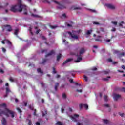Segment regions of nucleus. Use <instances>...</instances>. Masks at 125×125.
<instances>
[{
	"instance_id": "32",
	"label": "nucleus",
	"mask_w": 125,
	"mask_h": 125,
	"mask_svg": "<svg viewBox=\"0 0 125 125\" xmlns=\"http://www.w3.org/2000/svg\"><path fill=\"white\" fill-rule=\"evenodd\" d=\"M123 24H124V21H121L119 23V25L120 27H123Z\"/></svg>"
},
{
	"instance_id": "42",
	"label": "nucleus",
	"mask_w": 125,
	"mask_h": 125,
	"mask_svg": "<svg viewBox=\"0 0 125 125\" xmlns=\"http://www.w3.org/2000/svg\"><path fill=\"white\" fill-rule=\"evenodd\" d=\"M93 24H94V25H100V23L97 22H94Z\"/></svg>"
},
{
	"instance_id": "44",
	"label": "nucleus",
	"mask_w": 125,
	"mask_h": 125,
	"mask_svg": "<svg viewBox=\"0 0 125 125\" xmlns=\"http://www.w3.org/2000/svg\"><path fill=\"white\" fill-rule=\"evenodd\" d=\"M29 109H30L31 110H34V107L31 106V105H29Z\"/></svg>"
},
{
	"instance_id": "30",
	"label": "nucleus",
	"mask_w": 125,
	"mask_h": 125,
	"mask_svg": "<svg viewBox=\"0 0 125 125\" xmlns=\"http://www.w3.org/2000/svg\"><path fill=\"white\" fill-rule=\"evenodd\" d=\"M58 85H59V83H56L55 86V89L56 90L57 89V87H58Z\"/></svg>"
},
{
	"instance_id": "7",
	"label": "nucleus",
	"mask_w": 125,
	"mask_h": 125,
	"mask_svg": "<svg viewBox=\"0 0 125 125\" xmlns=\"http://www.w3.org/2000/svg\"><path fill=\"white\" fill-rule=\"evenodd\" d=\"M69 117H70L71 120H72L73 122H77V119L79 118V115L74 114L73 116H69Z\"/></svg>"
},
{
	"instance_id": "8",
	"label": "nucleus",
	"mask_w": 125,
	"mask_h": 125,
	"mask_svg": "<svg viewBox=\"0 0 125 125\" xmlns=\"http://www.w3.org/2000/svg\"><path fill=\"white\" fill-rule=\"evenodd\" d=\"M105 6L110 9H115L116 8L115 5L112 4H106Z\"/></svg>"
},
{
	"instance_id": "64",
	"label": "nucleus",
	"mask_w": 125,
	"mask_h": 125,
	"mask_svg": "<svg viewBox=\"0 0 125 125\" xmlns=\"http://www.w3.org/2000/svg\"><path fill=\"white\" fill-rule=\"evenodd\" d=\"M93 47L94 48H97V46L96 45L93 46Z\"/></svg>"
},
{
	"instance_id": "60",
	"label": "nucleus",
	"mask_w": 125,
	"mask_h": 125,
	"mask_svg": "<svg viewBox=\"0 0 125 125\" xmlns=\"http://www.w3.org/2000/svg\"><path fill=\"white\" fill-rule=\"evenodd\" d=\"M36 33L37 34H39L40 33V30H37Z\"/></svg>"
},
{
	"instance_id": "24",
	"label": "nucleus",
	"mask_w": 125,
	"mask_h": 125,
	"mask_svg": "<svg viewBox=\"0 0 125 125\" xmlns=\"http://www.w3.org/2000/svg\"><path fill=\"white\" fill-rule=\"evenodd\" d=\"M37 72H38V73H40L41 74H42L43 73L42 72V70H41V68H38L37 69Z\"/></svg>"
},
{
	"instance_id": "26",
	"label": "nucleus",
	"mask_w": 125,
	"mask_h": 125,
	"mask_svg": "<svg viewBox=\"0 0 125 125\" xmlns=\"http://www.w3.org/2000/svg\"><path fill=\"white\" fill-rule=\"evenodd\" d=\"M62 98H63V99H66V98H67V95H66V94H62Z\"/></svg>"
},
{
	"instance_id": "28",
	"label": "nucleus",
	"mask_w": 125,
	"mask_h": 125,
	"mask_svg": "<svg viewBox=\"0 0 125 125\" xmlns=\"http://www.w3.org/2000/svg\"><path fill=\"white\" fill-rule=\"evenodd\" d=\"M104 74L105 75H107V74H109L110 73V70H106V71H104Z\"/></svg>"
},
{
	"instance_id": "54",
	"label": "nucleus",
	"mask_w": 125,
	"mask_h": 125,
	"mask_svg": "<svg viewBox=\"0 0 125 125\" xmlns=\"http://www.w3.org/2000/svg\"><path fill=\"white\" fill-rule=\"evenodd\" d=\"M24 106H25V107H27V102H24Z\"/></svg>"
},
{
	"instance_id": "1",
	"label": "nucleus",
	"mask_w": 125,
	"mask_h": 125,
	"mask_svg": "<svg viewBox=\"0 0 125 125\" xmlns=\"http://www.w3.org/2000/svg\"><path fill=\"white\" fill-rule=\"evenodd\" d=\"M27 6L22 4L21 0H18L17 4L12 6L10 10L12 11V12H22L23 9L24 14L27 15L28 12H27Z\"/></svg>"
},
{
	"instance_id": "33",
	"label": "nucleus",
	"mask_w": 125,
	"mask_h": 125,
	"mask_svg": "<svg viewBox=\"0 0 125 125\" xmlns=\"http://www.w3.org/2000/svg\"><path fill=\"white\" fill-rule=\"evenodd\" d=\"M9 80L10 82H14V79H13V78L12 77H10Z\"/></svg>"
},
{
	"instance_id": "23",
	"label": "nucleus",
	"mask_w": 125,
	"mask_h": 125,
	"mask_svg": "<svg viewBox=\"0 0 125 125\" xmlns=\"http://www.w3.org/2000/svg\"><path fill=\"white\" fill-rule=\"evenodd\" d=\"M56 125H63L64 123L61 122H59L58 121V122H57Z\"/></svg>"
},
{
	"instance_id": "39",
	"label": "nucleus",
	"mask_w": 125,
	"mask_h": 125,
	"mask_svg": "<svg viewBox=\"0 0 125 125\" xmlns=\"http://www.w3.org/2000/svg\"><path fill=\"white\" fill-rule=\"evenodd\" d=\"M2 51H3L4 52V53H5V52H6V49H5V48L2 47Z\"/></svg>"
},
{
	"instance_id": "12",
	"label": "nucleus",
	"mask_w": 125,
	"mask_h": 125,
	"mask_svg": "<svg viewBox=\"0 0 125 125\" xmlns=\"http://www.w3.org/2000/svg\"><path fill=\"white\" fill-rule=\"evenodd\" d=\"M73 59H68L66 60L62 64V66H64V65H66L67 63H69V62H71V61H72Z\"/></svg>"
},
{
	"instance_id": "35",
	"label": "nucleus",
	"mask_w": 125,
	"mask_h": 125,
	"mask_svg": "<svg viewBox=\"0 0 125 125\" xmlns=\"http://www.w3.org/2000/svg\"><path fill=\"white\" fill-rule=\"evenodd\" d=\"M70 74L72 76H75V72H74V71H70Z\"/></svg>"
},
{
	"instance_id": "37",
	"label": "nucleus",
	"mask_w": 125,
	"mask_h": 125,
	"mask_svg": "<svg viewBox=\"0 0 125 125\" xmlns=\"http://www.w3.org/2000/svg\"><path fill=\"white\" fill-rule=\"evenodd\" d=\"M31 15L33 16V17H40L38 15H34V14H32Z\"/></svg>"
},
{
	"instance_id": "48",
	"label": "nucleus",
	"mask_w": 125,
	"mask_h": 125,
	"mask_svg": "<svg viewBox=\"0 0 125 125\" xmlns=\"http://www.w3.org/2000/svg\"><path fill=\"white\" fill-rule=\"evenodd\" d=\"M105 41L107 42H111V39H107Z\"/></svg>"
},
{
	"instance_id": "17",
	"label": "nucleus",
	"mask_w": 125,
	"mask_h": 125,
	"mask_svg": "<svg viewBox=\"0 0 125 125\" xmlns=\"http://www.w3.org/2000/svg\"><path fill=\"white\" fill-rule=\"evenodd\" d=\"M104 107H105V108H109V112L111 110V109L110 108V104H104Z\"/></svg>"
},
{
	"instance_id": "10",
	"label": "nucleus",
	"mask_w": 125,
	"mask_h": 125,
	"mask_svg": "<svg viewBox=\"0 0 125 125\" xmlns=\"http://www.w3.org/2000/svg\"><path fill=\"white\" fill-rule=\"evenodd\" d=\"M83 107H84V108L85 109H86V110H87V109H88V105L86 104H80V109H82V108H83Z\"/></svg>"
},
{
	"instance_id": "11",
	"label": "nucleus",
	"mask_w": 125,
	"mask_h": 125,
	"mask_svg": "<svg viewBox=\"0 0 125 125\" xmlns=\"http://www.w3.org/2000/svg\"><path fill=\"white\" fill-rule=\"evenodd\" d=\"M113 98H114V100H118V99H119V98H121V95L114 94Z\"/></svg>"
},
{
	"instance_id": "49",
	"label": "nucleus",
	"mask_w": 125,
	"mask_h": 125,
	"mask_svg": "<svg viewBox=\"0 0 125 125\" xmlns=\"http://www.w3.org/2000/svg\"><path fill=\"white\" fill-rule=\"evenodd\" d=\"M0 73H1V74H3L4 73V71H3L2 69H1Z\"/></svg>"
},
{
	"instance_id": "41",
	"label": "nucleus",
	"mask_w": 125,
	"mask_h": 125,
	"mask_svg": "<svg viewBox=\"0 0 125 125\" xmlns=\"http://www.w3.org/2000/svg\"><path fill=\"white\" fill-rule=\"evenodd\" d=\"M84 80L85 81V82H87V77L86 76H84Z\"/></svg>"
},
{
	"instance_id": "15",
	"label": "nucleus",
	"mask_w": 125,
	"mask_h": 125,
	"mask_svg": "<svg viewBox=\"0 0 125 125\" xmlns=\"http://www.w3.org/2000/svg\"><path fill=\"white\" fill-rule=\"evenodd\" d=\"M82 60V56L79 55V57L77 58V60L75 61V62L76 63H79V62H80Z\"/></svg>"
},
{
	"instance_id": "31",
	"label": "nucleus",
	"mask_w": 125,
	"mask_h": 125,
	"mask_svg": "<svg viewBox=\"0 0 125 125\" xmlns=\"http://www.w3.org/2000/svg\"><path fill=\"white\" fill-rule=\"evenodd\" d=\"M76 91L77 92H80V93H82V92H83V89H77Z\"/></svg>"
},
{
	"instance_id": "47",
	"label": "nucleus",
	"mask_w": 125,
	"mask_h": 125,
	"mask_svg": "<svg viewBox=\"0 0 125 125\" xmlns=\"http://www.w3.org/2000/svg\"><path fill=\"white\" fill-rule=\"evenodd\" d=\"M89 10H90V11H91V12H96V11L95 10L89 9Z\"/></svg>"
},
{
	"instance_id": "34",
	"label": "nucleus",
	"mask_w": 125,
	"mask_h": 125,
	"mask_svg": "<svg viewBox=\"0 0 125 125\" xmlns=\"http://www.w3.org/2000/svg\"><path fill=\"white\" fill-rule=\"evenodd\" d=\"M103 122L104 124H108L109 123V121L107 120H103Z\"/></svg>"
},
{
	"instance_id": "52",
	"label": "nucleus",
	"mask_w": 125,
	"mask_h": 125,
	"mask_svg": "<svg viewBox=\"0 0 125 125\" xmlns=\"http://www.w3.org/2000/svg\"><path fill=\"white\" fill-rule=\"evenodd\" d=\"M61 112L62 113H64V108H61Z\"/></svg>"
},
{
	"instance_id": "50",
	"label": "nucleus",
	"mask_w": 125,
	"mask_h": 125,
	"mask_svg": "<svg viewBox=\"0 0 125 125\" xmlns=\"http://www.w3.org/2000/svg\"><path fill=\"white\" fill-rule=\"evenodd\" d=\"M111 31H112V32H115L116 31V28H112Z\"/></svg>"
},
{
	"instance_id": "63",
	"label": "nucleus",
	"mask_w": 125,
	"mask_h": 125,
	"mask_svg": "<svg viewBox=\"0 0 125 125\" xmlns=\"http://www.w3.org/2000/svg\"><path fill=\"white\" fill-rule=\"evenodd\" d=\"M28 124H29V125H32V122H31V121L29 120V122Z\"/></svg>"
},
{
	"instance_id": "55",
	"label": "nucleus",
	"mask_w": 125,
	"mask_h": 125,
	"mask_svg": "<svg viewBox=\"0 0 125 125\" xmlns=\"http://www.w3.org/2000/svg\"><path fill=\"white\" fill-rule=\"evenodd\" d=\"M62 16L63 17H64V18H66V14H63Z\"/></svg>"
},
{
	"instance_id": "19",
	"label": "nucleus",
	"mask_w": 125,
	"mask_h": 125,
	"mask_svg": "<svg viewBox=\"0 0 125 125\" xmlns=\"http://www.w3.org/2000/svg\"><path fill=\"white\" fill-rule=\"evenodd\" d=\"M42 117H44L46 114H47V112H46V110H44L42 112Z\"/></svg>"
},
{
	"instance_id": "18",
	"label": "nucleus",
	"mask_w": 125,
	"mask_h": 125,
	"mask_svg": "<svg viewBox=\"0 0 125 125\" xmlns=\"http://www.w3.org/2000/svg\"><path fill=\"white\" fill-rule=\"evenodd\" d=\"M61 54H59L58 56H57V61H59L60 60V59L61 58Z\"/></svg>"
},
{
	"instance_id": "3",
	"label": "nucleus",
	"mask_w": 125,
	"mask_h": 125,
	"mask_svg": "<svg viewBox=\"0 0 125 125\" xmlns=\"http://www.w3.org/2000/svg\"><path fill=\"white\" fill-rule=\"evenodd\" d=\"M2 31H4L5 29L7 32H11L12 31V28H11V26L10 25H2Z\"/></svg>"
},
{
	"instance_id": "62",
	"label": "nucleus",
	"mask_w": 125,
	"mask_h": 125,
	"mask_svg": "<svg viewBox=\"0 0 125 125\" xmlns=\"http://www.w3.org/2000/svg\"><path fill=\"white\" fill-rule=\"evenodd\" d=\"M82 123H77V125H82Z\"/></svg>"
},
{
	"instance_id": "6",
	"label": "nucleus",
	"mask_w": 125,
	"mask_h": 125,
	"mask_svg": "<svg viewBox=\"0 0 125 125\" xmlns=\"http://www.w3.org/2000/svg\"><path fill=\"white\" fill-rule=\"evenodd\" d=\"M68 34H70L71 38H72V39H74V40H78L79 39V36H78V35L76 34H74L71 32H68Z\"/></svg>"
},
{
	"instance_id": "59",
	"label": "nucleus",
	"mask_w": 125,
	"mask_h": 125,
	"mask_svg": "<svg viewBox=\"0 0 125 125\" xmlns=\"http://www.w3.org/2000/svg\"><path fill=\"white\" fill-rule=\"evenodd\" d=\"M46 62V60H44L42 62V64H44V62Z\"/></svg>"
},
{
	"instance_id": "58",
	"label": "nucleus",
	"mask_w": 125,
	"mask_h": 125,
	"mask_svg": "<svg viewBox=\"0 0 125 125\" xmlns=\"http://www.w3.org/2000/svg\"><path fill=\"white\" fill-rule=\"evenodd\" d=\"M1 42H2V43L3 44H4L5 43V41H1Z\"/></svg>"
},
{
	"instance_id": "56",
	"label": "nucleus",
	"mask_w": 125,
	"mask_h": 125,
	"mask_svg": "<svg viewBox=\"0 0 125 125\" xmlns=\"http://www.w3.org/2000/svg\"><path fill=\"white\" fill-rule=\"evenodd\" d=\"M113 65H115V64H118V62H113Z\"/></svg>"
},
{
	"instance_id": "5",
	"label": "nucleus",
	"mask_w": 125,
	"mask_h": 125,
	"mask_svg": "<svg viewBox=\"0 0 125 125\" xmlns=\"http://www.w3.org/2000/svg\"><path fill=\"white\" fill-rule=\"evenodd\" d=\"M55 3H56L57 4V8H59V9H63V8H65V7L62 6V5L60 4L59 2H57V1H53Z\"/></svg>"
},
{
	"instance_id": "20",
	"label": "nucleus",
	"mask_w": 125,
	"mask_h": 125,
	"mask_svg": "<svg viewBox=\"0 0 125 125\" xmlns=\"http://www.w3.org/2000/svg\"><path fill=\"white\" fill-rule=\"evenodd\" d=\"M109 79H111V77L108 76L107 78H104L103 80L105 81L106 82H108V81H109Z\"/></svg>"
},
{
	"instance_id": "13",
	"label": "nucleus",
	"mask_w": 125,
	"mask_h": 125,
	"mask_svg": "<svg viewBox=\"0 0 125 125\" xmlns=\"http://www.w3.org/2000/svg\"><path fill=\"white\" fill-rule=\"evenodd\" d=\"M1 123L2 125H6L7 124V122L6 121V119L5 118H3L1 120Z\"/></svg>"
},
{
	"instance_id": "4",
	"label": "nucleus",
	"mask_w": 125,
	"mask_h": 125,
	"mask_svg": "<svg viewBox=\"0 0 125 125\" xmlns=\"http://www.w3.org/2000/svg\"><path fill=\"white\" fill-rule=\"evenodd\" d=\"M0 108L1 109H4V111H1V115H4L3 114H1L2 112H3V113L6 112V109H8L6 108V104L3 103L0 104Z\"/></svg>"
},
{
	"instance_id": "61",
	"label": "nucleus",
	"mask_w": 125,
	"mask_h": 125,
	"mask_svg": "<svg viewBox=\"0 0 125 125\" xmlns=\"http://www.w3.org/2000/svg\"><path fill=\"white\" fill-rule=\"evenodd\" d=\"M59 78H60V75H58L57 76V79H59Z\"/></svg>"
},
{
	"instance_id": "51",
	"label": "nucleus",
	"mask_w": 125,
	"mask_h": 125,
	"mask_svg": "<svg viewBox=\"0 0 125 125\" xmlns=\"http://www.w3.org/2000/svg\"><path fill=\"white\" fill-rule=\"evenodd\" d=\"M122 91H123V92H125V88H122Z\"/></svg>"
},
{
	"instance_id": "36",
	"label": "nucleus",
	"mask_w": 125,
	"mask_h": 125,
	"mask_svg": "<svg viewBox=\"0 0 125 125\" xmlns=\"http://www.w3.org/2000/svg\"><path fill=\"white\" fill-rule=\"evenodd\" d=\"M17 111H18V112H19V113H22V111H21V109H20V108H17Z\"/></svg>"
},
{
	"instance_id": "14",
	"label": "nucleus",
	"mask_w": 125,
	"mask_h": 125,
	"mask_svg": "<svg viewBox=\"0 0 125 125\" xmlns=\"http://www.w3.org/2000/svg\"><path fill=\"white\" fill-rule=\"evenodd\" d=\"M85 52V50H84V48H81L79 50V53L80 54H83V53H84Z\"/></svg>"
},
{
	"instance_id": "57",
	"label": "nucleus",
	"mask_w": 125,
	"mask_h": 125,
	"mask_svg": "<svg viewBox=\"0 0 125 125\" xmlns=\"http://www.w3.org/2000/svg\"><path fill=\"white\" fill-rule=\"evenodd\" d=\"M69 82H70L71 83H73V79H70V80H69Z\"/></svg>"
},
{
	"instance_id": "45",
	"label": "nucleus",
	"mask_w": 125,
	"mask_h": 125,
	"mask_svg": "<svg viewBox=\"0 0 125 125\" xmlns=\"http://www.w3.org/2000/svg\"><path fill=\"white\" fill-rule=\"evenodd\" d=\"M6 42L8 43V44H11V42L10 41L7 40Z\"/></svg>"
},
{
	"instance_id": "38",
	"label": "nucleus",
	"mask_w": 125,
	"mask_h": 125,
	"mask_svg": "<svg viewBox=\"0 0 125 125\" xmlns=\"http://www.w3.org/2000/svg\"><path fill=\"white\" fill-rule=\"evenodd\" d=\"M112 24L113 25H115V26H117V24H118V22L117 21H112Z\"/></svg>"
},
{
	"instance_id": "46",
	"label": "nucleus",
	"mask_w": 125,
	"mask_h": 125,
	"mask_svg": "<svg viewBox=\"0 0 125 125\" xmlns=\"http://www.w3.org/2000/svg\"><path fill=\"white\" fill-rule=\"evenodd\" d=\"M107 61H108V62H112V60L111 59V58H109L107 59Z\"/></svg>"
},
{
	"instance_id": "21",
	"label": "nucleus",
	"mask_w": 125,
	"mask_h": 125,
	"mask_svg": "<svg viewBox=\"0 0 125 125\" xmlns=\"http://www.w3.org/2000/svg\"><path fill=\"white\" fill-rule=\"evenodd\" d=\"M19 32V30L18 29H16L14 32V35L16 36H17L18 35V32Z\"/></svg>"
},
{
	"instance_id": "9",
	"label": "nucleus",
	"mask_w": 125,
	"mask_h": 125,
	"mask_svg": "<svg viewBox=\"0 0 125 125\" xmlns=\"http://www.w3.org/2000/svg\"><path fill=\"white\" fill-rule=\"evenodd\" d=\"M10 92H11L10 89H9V87H7L6 88V94L4 95V97H7Z\"/></svg>"
},
{
	"instance_id": "2",
	"label": "nucleus",
	"mask_w": 125,
	"mask_h": 125,
	"mask_svg": "<svg viewBox=\"0 0 125 125\" xmlns=\"http://www.w3.org/2000/svg\"><path fill=\"white\" fill-rule=\"evenodd\" d=\"M1 114H3L4 115H5L6 117H9L10 114L12 118H14V112H13V111H12L11 110H10L8 109H6V112H3V111H2Z\"/></svg>"
},
{
	"instance_id": "27",
	"label": "nucleus",
	"mask_w": 125,
	"mask_h": 125,
	"mask_svg": "<svg viewBox=\"0 0 125 125\" xmlns=\"http://www.w3.org/2000/svg\"><path fill=\"white\" fill-rule=\"evenodd\" d=\"M125 53H122L119 55V57H122L123 56H125Z\"/></svg>"
},
{
	"instance_id": "29",
	"label": "nucleus",
	"mask_w": 125,
	"mask_h": 125,
	"mask_svg": "<svg viewBox=\"0 0 125 125\" xmlns=\"http://www.w3.org/2000/svg\"><path fill=\"white\" fill-rule=\"evenodd\" d=\"M108 97L106 95H104V99L105 100V101H108Z\"/></svg>"
},
{
	"instance_id": "43",
	"label": "nucleus",
	"mask_w": 125,
	"mask_h": 125,
	"mask_svg": "<svg viewBox=\"0 0 125 125\" xmlns=\"http://www.w3.org/2000/svg\"><path fill=\"white\" fill-rule=\"evenodd\" d=\"M92 71H96L97 70V68L94 67L92 68Z\"/></svg>"
},
{
	"instance_id": "25",
	"label": "nucleus",
	"mask_w": 125,
	"mask_h": 125,
	"mask_svg": "<svg viewBox=\"0 0 125 125\" xmlns=\"http://www.w3.org/2000/svg\"><path fill=\"white\" fill-rule=\"evenodd\" d=\"M51 28L52 29H56V28H58V26H57V25H52V26H51Z\"/></svg>"
},
{
	"instance_id": "53",
	"label": "nucleus",
	"mask_w": 125,
	"mask_h": 125,
	"mask_svg": "<svg viewBox=\"0 0 125 125\" xmlns=\"http://www.w3.org/2000/svg\"><path fill=\"white\" fill-rule=\"evenodd\" d=\"M74 83H75L76 85H81L80 84H79L78 83L75 82Z\"/></svg>"
},
{
	"instance_id": "22",
	"label": "nucleus",
	"mask_w": 125,
	"mask_h": 125,
	"mask_svg": "<svg viewBox=\"0 0 125 125\" xmlns=\"http://www.w3.org/2000/svg\"><path fill=\"white\" fill-rule=\"evenodd\" d=\"M91 33H92V30H88V31H87L86 35H90V34H91Z\"/></svg>"
},
{
	"instance_id": "16",
	"label": "nucleus",
	"mask_w": 125,
	"mask_h": 125,
	"mask_svg": "<svg viewBox=\"0 0 125 125\" xmlns=\"http://www.w3.org/2000/svg\"><path fill=\"white\" fill-rule=\"evenodd\" d=\"M54 53H55L54 50H52L47 55H46V57H47V56H50V55H53V54H54Z\"/></svg>"
},
{
	"instance_id": "40",
	"label": "nucleus",
	"mask_w": 125,
	"mask_h": 125,
	"mask_svg": "<svg viewBox=\"0 0 125 125\" xmlns=\"http://www.w3.org/2000/svg\"><path fill=\"white\" fill-rule=\"evenodd\" d=\"M71 55H77V56H79V54L77 53H71Z\"/></svg>"
}]
</instances>
